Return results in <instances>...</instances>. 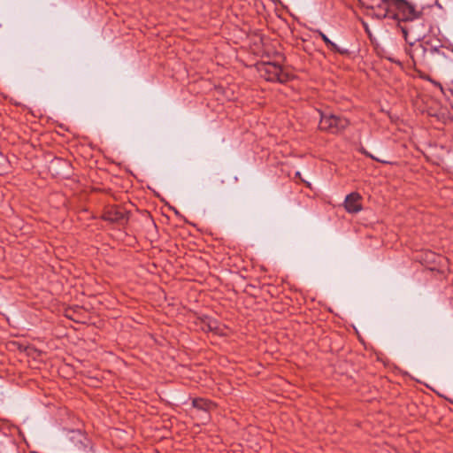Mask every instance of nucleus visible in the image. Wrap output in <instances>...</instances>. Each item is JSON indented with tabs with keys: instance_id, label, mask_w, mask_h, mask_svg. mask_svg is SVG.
I'll return each instance as SVG.
<instances>
[{
	"instance_id": "9",
	"label": "nucleus",
	"mask_w": 453,
	"mask_h": 453,
	"mask_svg": "<svg viewBox=\"0 0 453 453\" xmlns=\"http://www.w3.org/2000/svg\"><path fill=\"white\" fill-rule=\"evenodd\" d=\"M370 157H372V158H374V159H376L377 161L385 162L384 160L380 159V158H377V157H373V156H372V155H371Z\"/></svg>"
},
{
	"instance_id": "6",
	"label": "nucleus",
	"mask_w": 453,
	"mask_h": 453,
	"mask_svg": "<svg viewBox=\"0 0 453 453\" xmlns=\"http://www.w3.org/2000/svg\"><path fill=\"white\" fill-rule=\"evenodd\" d=\"M319 35L322 38V40L326 43L327 46H329L331 49L334 50H338L337 45L334 43L324 33L319 31Z\"/></svg>"
},
{
	"instance_id": "4",
	"label": "nucleus",
	"mask_w": 453,
	"mask_h": 453,
	"mask_svg": "<svg viewBox=\"0 0 453 453\" xmlns=\"http://www.w3.org/2000/svg\"><path fill=\"white\" fill-rule=\"evenodd\" d=\"M192 404H193V410L191 411V414L199 412L205 409H212L214 407L213 403H211V402H208L204 399H195V400H193Z\"/></svg>"
},
{
	"instance_id": "3",
	"label": "nucleus",
	"mask_w": 453,
	"mask_h": 453,
	"mask_svg": "<svg viewBox=\"0 0 453 453\" xmlns=\"http://www.w3.org/2000/svg\"><path fill=\"white\" fill-rule=\"evenodd\" d=\"M360 198L357 193H351L347 196L344 202L346 210L350 213H357L361 211Z\"/></svg>"
},
{
	"instance_id": "1",
	"label": "nucleus",
	"mask_w": 453,
	"mask_h": 453,
	"mask_svg": "<svg viewBox=\"0 0 453 453\" xmlns=\"http://www.w3.org/2000/svg\"><path fill=\"white\" fill-rule=\"evenodd\" d=\"M349 125L348 119L334 114L321 113L319 128L332 134L342 131Z\"/></svg>"
},
{
	"instance_id": "8",
	"label": "nucleus",
	"mask_w": 453,
	"mask_h": 453,
	"mask_svg": "<svg viewBox=\"0 0 453 453\" xmlns=\"http://www.w3.org/2000/svg\"><path fill=\"white\" fill-rule=\"evenodd\" d=\"M123 217V214L121 212H118L115 217L110 218L111 220H118Z\"/></svg>"
},
{
	"instance_id": "2",
	"label": "nucleus",
	"mask_w": 453,
	"mask_h": 453,
	"mask_svg": "<svg viewBox=\"0 0 453 453\" xmlns=\"http://www.w3.org/2000/svg\"><path fill=\"white\" fill-rule=\"evenodd\" d=\"M397 7L399 11L403 13V17L406 20H413L418 19L420 16L421 12L417 10L416 7L404 1V0H395Z\"/></svg>"
},
{
	"instance_id": "7",
	"label": "nucleus",
	"mask_w": 453,
	"mask_h": 453,
	"mask_svg": "<svg viewBox=\"0 0 453 453\" xmlns=\"http://www.w3.org/2000/svg\"><path fill=\"white\" fill-rule=\"evenodd\" d=\"M273 69H274V72H275V74L277 76V81H279L280 82H284L285 81V79L284 77L280 73V69L276 66V65H273Z\"/></svg>"
},
{
	"instance_id": "5",
	"label": "nucleus",
	"mask_w": 453,
	"mask_h": 453,
	"mask_svg": "<svg viewBox=\"0 0 453 453\" xmlns=\"http://www.w3.org/2000/svg\"><path fill=\"white\" fill-rule=\"evenodd\" d=\"M211 409H205L199 412L192 414V416L197 417L202 422H205L210 419V411Z\"/></svg>"
}]
</instances>
